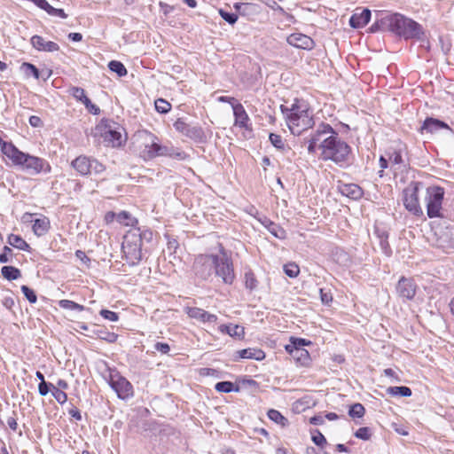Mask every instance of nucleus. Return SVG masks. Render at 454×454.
Masks as SVG:
<instances>
[{
  "mask_svg": "<svg viewBox=\"0 0 454 454\" xmlns=\"http://www.w3.org/2000/svg\"><path fill=\"white\" fill-rule=\"evenodd\" d=\"M303 143L307 145L309 154H315L319 150V159L324 161L331 160L340 167L348 164L351 148L330 124L321 122L317 129L303 138Z\"/></svg>",
  "mask_w": 454,
  "mask_h": 454,
  "instance_id": "1",
  "label": "nucleus"
},
{
  "mask_svg": "<svg viewBox=\"0 0 454 454\" xmlns=\"http://www.w3.org/2000/svg\"><path fill=\"white\" fill-rule=\"evenodd\" d=\"M1 151L14 166L30 175L49 174L51 171L50 163L40 157L30 155L19 150L12 142L0 138Z\"/></svg>",
  "mask_w": 454,
  "mask_h": 454,
  "instance_id": "2",
  "label": "nucleus"
},
{
  "mask_svg": "<svg viewBox=\"0 0 454 454\" xmlns=\"http://www.w3.org/2000/svg\"><path fill=\"white\" fill-rule=\"evenodd\" d=\"M280 109L293 135L299 136L314 126L312 114L304 101L295 99L291 107L281 105Z\"/></svg>",
  "mask_w": 454,
  "mask_h": 454,
  "instance_id": "3",
  "label": "nucleus"
},
{
  "mask_svg": "<svg viewBox=\"0 0 454 454\" xmlns=\"http://www.w3.org/2000/svg\"><path fill=\"white\" fill-rule=\"evenodd\" d=\"M384 23L388 30L404 40L416 39L423 41L426 38V32L423 27L400 13H393L384 18Z\"/></svg>",
  "mask_w": 454,
  "mask_h": 454,
  "instance_id": "4",
  "label": "nucleus"
},
{
  "mask_svg": "<svg viewBox=\"0 0 454 454\" xmlns=\"http://www.w3.org/2000/svg\"><path fill=\"white\" fill-rule=\"evenodd\" d=\"M141 141L140 154L145 160H152L157 156L168 153L166 145H160L158 138L151 132L144 131L137 135Z\"/></svg>",
  "mask_w": 454,
  "mask_h": 454,
  "instance_id": "5",
  "label": "nucleus"
},
{
  "mask_svg": "<svg viewBox=\"0 0 454 454\" xmlns=\"http://www.w3.org/2000/svg\"><path fill=\"white\" fill-rule=\"evenodd\" d=\"M121 249L124 258L129 265L134 266L139 263L142 259V244L136 232H129L124 237Z\"/></svg>",
  "mask_w": 454,
  "mask_h": 454,
  "instance_id": "6",
  "label": "nucleus"
},
{
  "mask_svg": "<svg viewBox=\"0 0 454 454\" xmlns=\"http://www.w3.org/2000/svg\"><path fill=\"white\" fill-rule=\"evenodd\" d=\"M444 189L440 186H429L426 192L427 214L429 218L442 217V201Z\"/></svg>",
  "mask_w": 454,
  "mask_h": 454,
  "instance_id": "7",
  "label": "nucleus"
},
{
  "mask_svg": "<svg viewBox=\"0 0 454 454\" xmlns=\"http://www.w3.org/2000/svg\"><path fill=\"white\" fill-rule=\"evenodd\" d=\"M419 182L411 183L403 192V201L405 208L416 216H422L423 210L419 202Z\"/></svg>",
  "mask_w": 454,
  "mask_h": 454,
  "instance_id": "8",
  "label": "nucleus"
},
{
  "mask_svg": "<svg viewBox=\"0 0 454 454\" xmlns=\"http://www.w3.org/2000/svg\"><path fill=\"white\" fill-rule=\"evenodd\" d=\"M217 254H199L196 256L192 269L195 275L203 279H208L215 271Z\"/></svg>",
  "mask_w": 454,
  "mask_h": 454,
  "instance_id": "9",
  "label": "nucleus"
},
{
  "mask_svg": "<svg viewBox=\"0 0 454 454\" xmlns=\"http://www.w3.org/2000/svg\"><path fill=\"white\" fill-rule=\"evenodd\" d=\"M215 274L221 278L223 282L231 285L235 278V273L231 259L222 251L221 255H217V262L215 267Z\"/></svg>",
  "mask_w": 454,
  "mask_h": 454,
  "instance_id": "10",
  "label": "nucleus"
},
{
  "mask_svg": "<svg viewBox=\"0 0 454 454\" xmlns=\"http://www.w3.org/2000/svg\"><path fill=\"white\" fill-rule=\"evenodd\" d=\"M109 385L121 399H127L133 395L132 385L117 371L110 372Z\"/></svg>",
  "mask_w": 454,
  "mask_h": 454,
  "instance_id": "11",
  "label": "nucleus"
},
{
  "mask_svg": "<svg viewBox=\"0 0 454 454\" xmlns=\"http://www.w3.org/2000/svg\"><path fill=\"white\" fill-rule=\"evenodd\" d=\"M174 128L176 131L197 143H203L206 141V134L203 129L199 125H192L186 123L182 119H177L174 123Z\"/></svg>",
  "mask_w": 454,
  "mask_h": 454,
  "instance_id": "12",
  "label": "nucleus"
},
{
  "mask_svg": "<svg viewBox=\"0 0 454 454\" xmlns=\"http://www.w3.org/2000/svg\"><path fill=\"white\" fill-rule=\"evenodd\" d=\"M417 285L412 278L402 277L397 285L396 292L400 298L403 300H412L417 292Z\"/></svg>",
  "mask_w": 454,
  "mask_h": 454,
  "instance_id": "13",
  "label": "nucleus"
},
{
  "mask_svg": "<svg viewBox=\"0 0 454 454\" xmlns=\"http://www.w3.org/2000/svg\"><path fill=\"white\" fill-rule=\"evenodd\" d=\"M184 311L189 317L203 324H215L218 320L216 315L198 307H185Z\"/></svg>",
  "mask_w": 454,
  "mask_h": 454,
  "instance_id": "14",
  "label": "nucleus"
},
{
  "mask_svg": "<svg viewBox=\"0 0 454 454\" xmlns=\"http://www.w3.org/2000/svg\"><path fill=\"white\" fill-rule=\"evenodd\" d=\"M286 41L290 45L303 50H311L315 44L309 36L301 33L291 34Z\"/></svg>",
  "mask_w": 454,
  "mask_h": 454,
  "instance_id": "15",
  "label": "nucleus"
},
{
  "mask_svg": "<svg viewBox=\"0 0 454 454\" xmlns=\"http://www.w3.org/2000/svg\"><path fill=\"white\" fill-rule=\"evenodd\" d=\"M32 46L39 51L54 52L59 50L58 43L52 41H46L40 35H33L30 39Z\"/></svg>",
  "mask_w": 454,
  "mask_h": 454,
  "instance_id": "16",
  "label": "nucleus"
},
{
  "mask_svg": "<svg viewBox=\"0 0 454 454\" xmlns=\"http://www.w3.org/2000/svg\"><path fill=\"white\" fill-rule=\"evenodd\" d=\"M233 114L235 118L234 125L242 129L249 128V117L244 106L239 103L233 106Z\"/></svg>",
  "mask_w": 454,
  "mask_h": 454,
  "instance_id": "17",
  "label": "nucleus"
},
{
  "mask_svg": "<svg viewBox=\"0 0 454 454\" xmlns=\"http://www.w3.org/2000/svg\"><path fill=\"white\" fill-rule=\"evenodd\" d=\"M371 19V11L363 9L360 12H355L349 19V25L354 28H360L366 26Z\"/></svg>",
  "mask_w": 454,
  "mask_h": 454,
  "instance_id": "18",
  "label": "nucleus"
},
{
  "mask_svg": "<svg viewBox=\"0 0 454 454\" xmlns=\"http://www.w3.org/2000/svg\"><path fill=\"white\" fill-rule=\"evenodd\" d=\"M309 343L310 342L307 341L305 339L291 338V343L286 346V350L291 355L296 352L297 354L300 353L301 356H308L309 352L302 348V347L308 345Z\"/></svg>",
  "mask_w": 454,
  "mask_h": 454,
  "instance_id": "19",
  "label": "nucleus"
},
{
  "mask_svg": "<svg viewBox=\"0 0 454 454\" xmlns=\"http://www.w3.org/2000/svg\"><path fill=\"white\" fill-rule=\"evenodd\" d=\"M441 129H449V126L440 120L428 117L424 121L423 125L420 127L419 130L422 134L424 132L434 133Z\"/></svg>",
  "mask_w": 454,
  "mask_h": 454,
  "instance_id": "20",
  "label": "nucleus"
},
{
  "mask_svg": "<svg viewBox=\"0 0 454 454\" xmlns=\"http://www.w3.org/2000/svg\"><path fill=\"white\" fill-rule=\"evenodd\" d=\"M340 193L352 200H359L363 196L362 188L356 184H342L339 186Z\"/></svg>",
  "mask_w": 454,
  "mask_h": 454,
  "instance_id": "21",
  "label": "nucleus"
},
{
  "mask_svg": "<svg viewBox=\"0 0 454 454\" xmlns=\"http://www.w3.org/2000/svg\"><path fill=\"white\" fill-rule=\"evenodd\" d=\"M72 167L82 176L90 174V158L87 156H79L72 163Z\"/></svg>",
  "mask_w": 454,
  "mask_h": 454,
  "instance_id": "22",
  "label": "nucleus"
},
{
  "mask_svg": "<svg viewBox=\"0 0 454 454\" xmlns=\"http://www.w3.org/2000/svg\"><path fill=\"white\" fill-rule=\"evenodd\" d=\"M239 358L242 359H254L257 361H262L265 358V353L260 349L255 348H244L238 351Z\"/></svg>",
  "mask_w": 454,
  "mask_h": 454,
  "instance_id": "23",
  "label": "nucleus"
},
{
  "mask_svg": "<svg viewBox=\"0 0 454 454\" xmlns=\"http://www.w3.org/2000/svg\"><path fill=\"white\" fill-rule=\"evenodd\" d=\"M219 331L222 333L229 334L231 337L241 339L245 335V329L239 325H222L219 326Z\"/></svg>",
  "mask_w": 454,
  "mask_h": 454,
  "instance_id": "24",
  "label": "nucleus"
},
{
  "mask_svg": "<svg viewBox=\"0 0 454 454\" xmlns=\"http://www.w3.org/2000/svg\"><path fill=\"white\" fill-rule=\"evenodd\" d=\"M105 141L112 147H118L122 143V136L120 131L109 129L105 132Z\"/></svg>",
  "mask_w": 454,
  "mask_h": 454,
  "instance_id": "25",
  "label": "nucleus"
},
{
  "mask_svg": "<svg viewBox=\"0 0 454 454\" xmlns=\"http://www.w3.org/2000/svg\"><path fill=\"white\" fill-rule=\"evenodd\" d=\"M50 228V221L47 217L35 219L33 224V231L36 236L44 235Z\"/></svg>",
  "mask_w": 454,
  "mask_h": 454,
  "instance_id": "26",
  "label": "nucleus"
},
{
  "mask_svg": "<svg viewBox=\"0 0 454 454\" xmlns=\"http://www.w3.org/2000/svg\"><path fill=\"white\" fill-rule=\"evenodd\" d=\"M7 242L10 246L22 251H29L30 246L20 236L10 234L7 238Z\"/></svg>",
  "mask_w": 454,
  "mask_h": 454,
  "instance_id": "27",
  "label": "nucleus"
},
{
  "mask_svg": "<svg viewBox=\"0 0 454 454\" xmlns=\"http://www.w3.org/2000/svg\"><path fill=\"white\" fill-rule=\"evenodd\" d=\"M71 95L76 98L77 100L82 102L87 108H89V105L91 104L90 99L85 95V91L82 88L80 87H72L70 89Z\"/></svg>",
  "mask_w": 454,
  "mask_h": 454,
  "instance_id": "28",
  "label": "nucleus"
},
{
  "mask_svg": "<svg viewBox=\"0 0 454 454\" xmlns=\"http://www.w3.org/2000/svg\"><path fill=\"white\" fill-rule=\"evenodd\" d=\"M1 273L7 280H16L21 276L20 270L13 266H4Z\"/></svg>",
  "mask_w": 454,
  "mask_h": 454,
  "instance_id": "29",
  "label": "nucleus"
},
{
  "mask_svg": "<svg viewBox=\"0 0 454 454\" xmlns=\"http://www.w3.org/2000/svg\"><path fill=\"white\" fill-rule=\"evenodd\" d=\"M117 222L125 226H135L137 223V220L127 211L117 214Z\"/></svg>",
  "mask_w": 454,
  "mask_h": 454,
  "instance_id": "30",
  "label": "nucleus"
},
{
  "mask_svg": "<svg viewBox=\"0 0 454 454\" xmlns=\"http://www.w3.org/2000/svg\"><path fill=\"white\" fill-rule=\"evenodd\" d=\"M20 69L23 72V74H25V76H27V77L33 76L35 79H39V77H40V72H39L38 68L31 63H28V62L22 63V65L20 66Z\"/></svg>",
  "mask_w": 454,
  "mask_h": 454,
  "instance_id": "31",
  "label": "nucleus"
},
{
  "mask_svg": "<svg viewBox=\"0 0 454 454\" xmlns=\"http://www.w3.org/2000/svg\"><path fill=\"white\" fill-rule=\"evenodd\" d=\"M387 393L391 395H400L408 397L411 395V389L408 387H389L387 389Z\"/></svg>",
  "mask_w": 454,
  "mask_h": 454,
  "instance_id": "32",
  "label": "nucleus"
},
{
  "mask_svg": "<svg viewBox=\"0 0 454 454\" xmlns=\"http://www.w3.org/2000/svg\"><path fill=\"white\" fill-rule=\"evenodd\" d=\"M216 391L221 393H230V392H239V387H234V384L231 381H220L217 382L215 386Z\"/></svg>",
  "mask_w": 454,
  "mask_h": 454,
  "instance_id": "33",
  "label": "nucleus"
},
{
  "mask_svg": "<svg viewBox=\"0 0 454 454\" xmlns=\"http://www.w3.org/2000/svg\"><path fill=\"white\" fill-rule=\"evenodd\" d=\"M268 417L270 420L276 422L282 427L287 425L288 420L278 411L271 409L268 411Z\"/></svg>",
  "mask_w": 454,
  "mask_h": 454,
  "instance_id": "34",
  "label": "nucleus"
},
{
  "mask_svg": "<svg viewBox=\"0 0 454 454\" xmlns=\"http://www.w3.org/2000/svg\"><path fill=\"white\" fill-rule=\"evenodd\" d=\"M59 306L64 309L83 311L85 307L70 300H60Z\"/></svg>",
  "mask_w": 454,
  "mask_h": 454,
  "instance_id": "35",
  "label": "nucleus"
},
{
  "mask_svg": "<svg viewBox=\"0 0 454 454\" xmlns=\"http://www.w3.org/2000/svg\"><path fill=\"white\" fill-rule=\"evenodd\" d=\"M108 67L112 72L116 73L120 77L127 74V69L124 65L117 60H112L108 63Z\"/></svg>",
  "mask_w": 454,
  "mask_h": 454,
  "instance_id": "36",
  "label": "nucleus"
},
{
  "mask_svg": "<svg viewBox=\"0 0 454 454\" xmlns=\"http://www.w3.org/2000/svg\"><path fill=\"white\" fill-rule=\"evenodd\" d=\"M365 413V409L363 404L356 403L350 406L348 415L353 419H360Z\"/></svg>",
  "mask_w": 454,
  "mask_h": 454,
  "instance_id": "37",
  "label": "nucleus"
},
{
  "mask_svg": "<svg viewBox=\"0 0 454 454\" xmlns=\"http://www.w3.org/2000/svg\"><path fill=\"white\" fill-rule=\"evenodd\" d=\"M268 222L269 225H266L267 230L276 238L284 239L286 234L285 231L275 223L271 221Z\"/></svg>",
  "mask_w": 454,
  "mask_h": 454,
  "instance_id": "38",
  "label": "nucleus"
},
{
  "mask_svg": "<svg viewBox=\"0 0 454 454\" xmlns=\"http://www.w3.org/2000/svg\"><path fill=\"white\" fill-rule=\"evenodd\" d=\"M50 385L51 387V395L54 396L56 401L60 404H64L67 401V394L63 390H60L55 387L53 384Z\"/></svg>",
  "mask_w": 454,
  "mask_h": 454,
  "instance_id": "39",
  "label": "nucleus"
},
{
  "mask_svg": "<svg viewBox=\"0 0 454 454\" xmlns=\"http://www.w3.org/2000/svg\"><path fill=\"white\" fill-rule=\"evenodd\" d=\"M154 105L156 111L160 114H167L171 109V105L163 98H158L155 100Z\"/></svg>",
  "mask_w": 454,
  "mask_h": 454,
  "instance_id": "40",
  "label": "nucleus"
},
{
  "mask_svg": "<svg viewBox=\"0 0 454 454\" xmlns=\"http://www.w3.org/2000/svg\"><path fill=\"white\" fill-rule=\"evenodd\" d=\"M220 16L229 24L233 25L238 20V15L234 12H230L224 9H219Z\"/></svg>",
  "mask_w": 454,
  "mask_h": 454,
  "instance_id": "41",
  "label": "nucleus"
},
{
  "mask_svg": "<svg viewBox=\"0 0 454 454\" xmlns=\"http://www.w3.org/2000/svg\"><path fill=\"white\" fill-rule=\"evenodd\" d=\"M387 238H388L387 234L382 233V235L380 236V248L383 251V253L387 256H390L392 254V249L387 241Z\"/></svg>",
  "mask_w": 454,
  "mask_h": 454,
  "instance_id": "42",
  "label": "nucleus"
},
{
  "mask_svg": "<svg viewBox=\"0 0 454 454\" xmlns=\"http://www.w3.org/2000/svg\"><path fill=\"white\" fill-rule=\"evenodd\" d=\"M167 151L168 153L162 154V156H168L176 160H184L186 158V153L183 151H177L174 147L167 146Z\"/></svg>",
  "mask_w": 454,
  "mask_h": 454,
  "instance_id": "43",
  "label": "nucleus"
},
{
  "mask_svg": "<svg viewBox=\"0 0 454 454\" xmlns=\"http://www.w3.org/2000/svg\"><path fill=\"white\" fill-rule=\"evenodd\" d=\"M167 151L168 153L162 154V156H168L176 160H184L186 158V153L183 151H177L174 147L167 146Z\"/></svg>",
  "mask_w": 454,
  "mask_h": 454,
  "instance_id": "44",
  "label": "nucleus"
},
{
  "mask_svg": "<svg viewBox=\"0 0 454 454\" xmlns=\"http://www.w3.org/2000/svg\"><path fill=\"white\" fill-rule=\"evenodd\" d=\"M284 271L289 278H295L298 276L300 269L295 263H287L284 266Z\"/></svg>",
  "mask_w": 454,
  "mask_h": 454,
  "instance_id": "45",
  "label": "nucleus"
},
{
  "mask_svg": "<svg viewBox=\"0 0 454 454\" xmlns=\"http://www.w3.org/2000/svg\"><path fill=\"white\" fill-rule=\"evenodd\" d=\"M105 166L100 163L98 160L90 158V174H101L105 171Z\"/></svg>",
  "mask_w": 454,
  "mask_h": 454,
  "instance_id": "46",
  "label": "nucleus"
},
{
  "mask_svg": "<svg viewBox=\"0 0 454 454\" xmlns=\"http://www.w3.org/2000/svg\"><path fill=\"white\" fill-rule=\"evenodd\" d=\"M245 285L247 288L253 290L257 286V280L253 272L249 271L245 274Z\"/></svg>",
  "mask_w": 454,
  "mask_h": 454,
  "instance_id": "47",
  "label": "nucleus"
},
{
  "mask_svg": "<svg viewBox=\"0 0 454 454\" xmlns=\"http://www.w3.org/2000/svg\"><path fill=\"white\" fill-rule=\"evenodd\" d=\"M269 138L273 146L278 149H284L285 143L280 135L270 133Z\"/></svg>",
  "mask_w": 454,
  "mask_h": 454,
  "instance_id": "48",
  "label": "nucleus"
},
{
  "mask_svg": "<svg viewBox=\"0 0 454 454\" xmlns=\"http://www.w3.org/2000/svg\"><path fill=\"white\" fill-rule=\"evenodd\" d=\"M21 291L30 303H35L37 297L35 293L27 286H21Z\"/></svg>",
  "mask_w": 454,
  "mask_h": 454,
  "instance_id": "49",
  "label": "nucleus"
},
{
  "mask_svg": "<svg viewBox=\"0 0 454 454\" xmlns=\"http://www.w3.org/2000/svg\"><path fill=\"white\" fill-rule=\"evenodd\" d=\"M12 250L9 247L4 246L3 253L0 254V263H6L12 262Z\"/></svg>",
  "mask_w": 454,
  "mask_h": 454,
  "instance_id": "50",
  "label": "nucleus"
},
{
  "mask_svg": "<svg viewBox=\"0 0 454 454\" xmlns=\"http://www.w3.org/2000/svg\"><path fill=\"white\" fill-rule=\"evenodd\" d=\"M99 315L111 322H116L119 319V316L116 312L108 309H101Z\"/></svg>",
  "mask_w": 454,
  "mask_h": 454,
  "instance_id": "51",
  "label": "nucleus"
},
{
  "mask_svg": "<svg viewBox=\"0 0 454 454\" xmlns=\"http://www.w3.org/2000/svg\"><path fill=\"white\" fill-rule=\"evenodd\" d=\"M44 11H46L50 15L58 16L62 19H66L67 17L63 9L54 8L50 4L49 7H45Z\"/></svg>",
  "mask_w": 454,
  "mask_h": 454,
  "instance_id": "52",
  "label": "nucleus"
},
{
  "mask_svg": "<svg viewBox=\"0 0 454 454\" xmlns=\"http://www.w3.org/2000/svg\"><path fill=\"white\" fill-rule=\"evenodd\" d=\"M388 160L392 165H400L403 163V158L401 153L398 151H394L389 154Z\"/></svg>",
  "mask_w": 454,
  "mask_h": 454,
  "instance_id": "53",
  "label": "nucleus"
},
{
  "mask_svg": "<svg viewBox=\"0 0 454 454\" xmlns=\"http://www.w3.org/2000/svg\"><path fill=\"white\" fill-rule=\"evenodd\" d=\"M137 231H139V232L136 233V234L141 239V243L143 242V240H145L146 242H150L153 239V233L152 231L144 230V231H140L138 230Z\"/></svg>",
  "mask_w": 454,
  "mask_h": 454,
  "instance_id": "54",
  "label": "nucleus"
},
{
  "mask_svg": "<svg viewBox=\"0 0 454 454\" xmlns=\"http://www.w3.org/2000/svg\"><path fill=\"white\" fill-rule=\"evenodd\" d=\"M355 435L363 440H368L370 438V430L368 427H360L355 434Z\"/></svg>",
  "mask_w": 454,
  "mask_h": 454,
  "instance_id": "55",
  "label": "nucleus"
},
{
  "mask_svg": "<svg viewBox=\"0 0 454 454\" xmlns=\"http://www.w3.org/2000/svg\"><path fill=\"white\" fill-rule=\"evenodd\" d=\"M118 335L114 333L104 332L100 335V339L105 340L110 343L115 342L117 340Z\"/></svg>",
  "mask_w": 454,
  "mask_h": 454,
  "instance_id": "56",
  "label": "nucleus"
},
{
  "mask_svg": "<svg viewBox=\"0 0 454 454\" xmlns=\"http://www.w3.org/2000/svg\"><path fill=\"white\" fill-rule=\"evenodd\" d=\"M155 350L160 352L161 354H168L170 350V347L168 343L163 342H156L154 344Z\"/></svg>",
  "mask_w": 454,
  "mask_h": 454,
  "instance_id": "57",
  "label": "nucleus"
},
{
  "mask_svg": "<svg viewBox=\"0 0 454 454\" xmlns=\"http://www.w3.org/2000/svg\"><path fill=\"white\" fill-rule=\"evenodd\" d=\"M50 384L51 383H47V382H43V383H40L39 384L38 391H39V394L42 396L46 395L50 391L51 392V387Z\"/></svg>",
  "mask_w": 454,
  "mask_h": 454,
  "instance_id": "58",
  "label": "nucleus"
},
{
  "mask_svg": "<svg viewBox=\"0 0 454 454\" xmlns=\"http://www.w3.org/2000/svg\"><path fill=\"white\" fill-rule=\"evenodd\" d=\"M320 298L324 304H329L333 301V295L330 292H325L324 289H320Z\"/></svg>",
  "mask_w": 454,
  "mask_h": 454,
  "instance_id": "59",
  "label": "nucleus"
},
{
  "mask_svg": "<svg viewBox=\"0 0 454 454\" xmlns=\"http://www.w3.org/2000/svg\"><path fill=\"white\" fill-rule=\"evenodd\" d=\"M312 441L317 446H322L324 443H326L325 436L319 432H317V434L312 436Z\"/></svg>",
  "mask_w": 454,
  "mask_h": 454,
  "instance_id": "60",
  "label": "nucleus"
},
{
  "mask_svg": "<svg viewBox=\"0 0 454 454\" xmlns=\"http://www.w3.org/2000/svg\"><path fill=\"white\" fill-rule=\"evenodd\" d=\"M29 124L34 128H40L43 126V121L40 117L32 115L28 120Z\"/></svg>",
  "mask_w": 454,
  "mask_h": 454,
  "instance_id": "61",
  "label": "nucleus"
},
{
  "mask_svg": "<svg viewBox=\"0 0 454 454\" xmlns=\"http://www.w3.org/2000/svg\"><path fill=\"white\" fill-rule=\"evenodd\" d=\"M218 101L223 102V103H229L232 108H233V106H235L236 104H239L237 102L236 98H232V97L221 96L218 98Z\"/></svg>",
  "mask_w": 454,
  "mask_h": 454,
  "instance_id": "62",
  "label": "nucleus"
},
{
  "mask_svg": "<svg viewBox=\"0 0 454 454\" xmlns=\"http://www.w3.org/2000/svg\"><path fill=\"white\" fill-rule=\"evenodd\" d=\"M68 413H69L73 418H74L76 420H78V421L82 420V415H81V412H80V411H79L76 407H72V408L68 411Z\"/></svg>",
  "mask_w": 454,
  "mask_h": 454,
  "instance_id": "63",
  "label": "nucleus"
},
{
  "mask_svg": "<svg viewBox=\"0 0 454 454\" xmlns=\"http://www.w3.org/2000/svg\"><path fill=\"white\" fill-rule=\"evenodd\" d=\"M117 220V214H115L114 212L113 211H109L105 215V221L106 223H113L114 220Z\"/></svg>",
  "mask_w": 454,
  "mask_h": 454,
  "instance_id": "64",
  "label": "nucleus"
}]
</instances>
